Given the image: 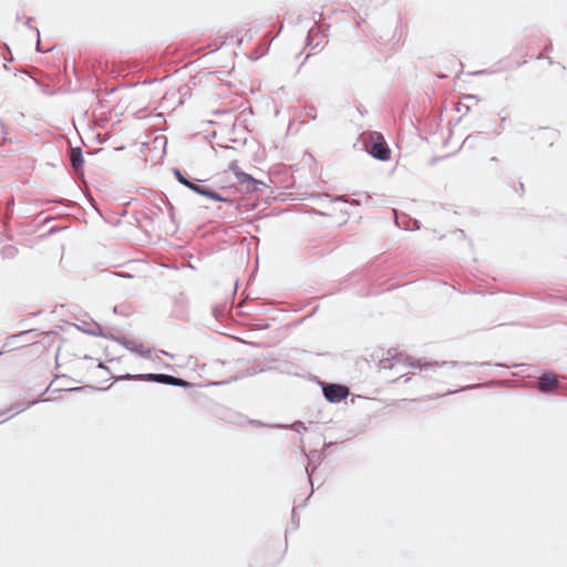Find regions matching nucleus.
Returning <instances> with one entry per match:
<instances>
[{"instance_id":"9","label":"nucleus","mask_w":567,"mask_h":567,"mask_svg":"<svg viewBox=\"0 0 567 567\" xmlns=\"http://www.w3.org/2000/svg\"><path fill=\"white\" fill-rule=\"evenodd\" d=\"M400 362H402V358L394 357L392 360H390V359L382 360L380 362V364H381V368L388 369V368H393L396 363H400Z\"/></svg>"},{"instance_id":"1","label":"nucleus","mask_w":567,"mask_h":567,"mask_svg":"<svg viewBox=\"0 0 567 567\" xmlns=\"http://www.w3.org/2000/svg\"><path fill=\"white\" fill-rule=\"evenodd\" d=\"M122 379H136V380H147V381H155L164 384H171V385H183L185 382L178 378L168 375V374H140V375H131L127 374L125 377H122Z\"/></svg>"},{"instance_id":"2","label":"nucleus","mask_w":567,"mask_h":567,"mask_svg":"<svg viewBox=\"0 0 567 567\" xmlns=\"http://www.w3.org/2000/svg\"><path fill=\"white\" fill-rule=\"evenodd\" d=\"M370 154L381 161L390 159L391 152L382 135L375 133L372 136Z\"/></svg>"},{"instance_id":"7","label":"nucleus","mask_w":567,"mask_h":567,"mask_svg":"<svg viewBox=\"0 0 567 567\" xmlns=\"http://www.w3.org/2000/svg\"><path fill=\"white\" fill-rule=\"evenodd\" d=\"M78 328L86 333L94 334V336L102 333V328L96 323L90 324V323L83 322L82 326L79 324Z\"/></svg>"},{"instance_id":"12","label":"nucleus","mask_w":567,"mask_h":567,"mask_svg":"<svg viewBox=\"0 0 567 567\" xmlns=\"http://www.w3.org/2000/svg\"><path fill=\"white\" fill-rule=\"evenodd\" d=\"M312 32H313V30H312V29H310L307 35H308V37H311V35H312Z\"/></svg>"},{"instance_id":"8","label":"nucleus","mask_w":567,"mask_h":567,"mask_svg":"<svg viewBox=\"0 0 567 567\" xmlns=\"http://www.w3.org/2000/svg\"><path fill=\"white\" fill-rule=\"evenodd\" d=\"M71 162L75 169H79L83 165V157L80 148L72 150Z\"/></svg>"},{"instance_id":"10","label":"nucleus","mask_w":567,"mask_h":567,"mask_svg":"<svg viewBox=\"0 0 567 567\" xmlns=\"http://www.w3.org/2000/svg\"><path fill=\"white\" fill-rule=\"evenodd\" d=\"M176 177H177L178 182L186 187H188V185L192 183L186 177H184L178 171L176 172Z\"/></svg>"},{"instance_id":"3","label":"nucleus","mask_w":567,"mask_h":567,"mask_svg":"<svg viewBox=\"0 0 567 567\" xmlns=\"http://www.w3.org/2000/svg\"><path fill=\"white\" fill-rule=\"evenodd\" d=\"M229 169L234 173L237 178V182L248 192L257 190L258 181L255 179L251 175L240 171L237 163H231L229 165Z\"/></svg>"},{"instance_id":"11","label":"nucleus","mask_w":567,"mask_h":567,"mask_svg":"<svg viewBox=\"0 0 567 567\" xmlns=\"http://www.w3.org/2000/svg\"><path fill=\"white\" fill-rule=\"evenodd\" d=\"M37 49H38V51H49V49L41 48V39L40 38H37Z\"/></svg>"},{"instance_id":"4","label":"nucleus","mask_w":567,"mask_h":567,"mask_svg":"<svg viewBox=\"0 0 567 567\" xmlns=\"http://www.w3.org/2000/svg\"><path fill=\"white\" fill-rule=\"evenodd\" d=\"M349 393V389L341 384H328L323 388L324 398L333 403L344 400Z\"/></svg>"},{"instance_id":"5","label":"nucleus","mask_w":567,"mask_h":567,"mask_svg":"<svg viewBox=\"0 0 567 567\" xmlns=\"http://www.w3.org/2000/svg\"><path fill=\"white\" fill-rule=\"evenodd\" d=\"M559 379L555 374L546 373L540 377L538 382V389L542 392H553L558 390Z\"/></svg>"},{"instance_id":"6","label":"nucleus","mask_w":567,"mask_h":567,"mask_svg":"<svg viewBox=\"0 0 567 567\" xmlns=\"http://www.w3.org/2000/svg\"><path fill=\"white\" fill-rule=\"evenodd\" d=\"M190 190L199 194V195H203L209 199H213V200H216V202H224L225 199L216 192H213V190H209L205 187H202L199 186L198 184H195V183H190L188 185V187Z\"/></svg>"}]
</instances>
